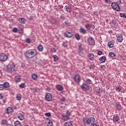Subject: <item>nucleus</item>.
<instances>
[{"label":"nucleus","mask_w":126,"mask_h":126,"mask_svg":"<svg viewBox=\"0 0 126 126\" xmlns=\"http://www.w3.org/2000/svg\"><path fill=\"white\" fill-rule=\"evenodd\" d=\"M26 41L27 43H28V44H30V43H31V40L29 38H26Z\"/></svg>","instance_id":"46"},{"label":"nucleus","mask_w":126,"mask_h":126,"mask_svg":"<svg viewBox=\"0 0 126 126\" xmlns=\"http://www.w3.org/2000/svg\"><path fill=\"white\" fill-rule=\"evenodd\" d=\"M103 54V52H102V51H98L97 52V55H98V56H101V55H102Z\"/></svg>","instance_id":"50"},{"label":"nucleus","mask_w":126,"mask_h":126,"mask_svg":"<svg viewBox=\"0 0 126 126\" xmlns=\"http://www.w3.org/2000/svg\"><path fill=\"white\" fill-rule=\"evenodd\" d=\"M53 57L54 58V62H58V61H59V57H58V56H57V55H53Z\"/></svg>","instance_id":"30"},{"label":"nucleus","mask_w":126,"mask_h":126,"mask_svg":"<svg viewBox=\"0 0 126 126\" xmlns=\"http://www.w3.org/2000/svg\"><path fill=\"white\" fill-rule=\"evenodd\" d=\"M68 117H67V116H64V117H63V120H64V121H68Z\"/></svg>","instance_id":"48"},{"label":"nucleus","mask_w":126,"mask_h":126,"mask_svg":"<svg viewBox=\"0 0 126 126\" xmlns=\"http://www.w3.org/2000/svg\"><path fill=\"white\" fill-rule=\"evenodd\" d=\"M17 117L18 119H19V120L20 121H23V120H24V115L23 114L20 113L18 114Z\"/></svg>","instance_id":"15"},{"label":"nucleus","mask_w":126,"mask_h":126,"mask_svg":"<svg viewBox=\"0 0 126 126\" xmlns=\"http://www.w3.org/2000/svg\"><path fill=\"white\" fill-rule=\"evenodd\" d=\"M74 81L76 82V83H80V81H81V78L79 75H76L74 76Z\"/></svg>","instance_id":"7"},{"label":"nucleus","mask_w":126,"mask_h":126,"mask_svg":"<svg viewBox=\"0 0 126 126\" xmlns=\"http://www.w3.org/2000/svg\"><path fill=\"white\" fill-rule=\"evenodd\" d=\"M2 85L4 87V89L5 88H8V87H9V83L7 82H4Z\"/></svg>","instance_id":"19"},{"label":"nucleus","mask_w":126,"mask_h":126,"mask_svg":"<svg viewBox=\"0 0 126 126\" xmlns=\"http://www.w3.org/2000/svg\"><path fill=\"white\" fill-rule=\"evenodd\" d=\"M63 47H64L65 48H66L67 47V41H64L63 43Z\"/></svg>","instance_id":"38"},{"label":"nucleus","mask_w":126,"mask_h":126,"mask_svg":"<svg viewBox=\"0 0 126 126\" xmlns=\"http://www.w3.org/2000/svg\"><path fill=\"white\" fill-rule=\"evenodd\" d=\"M53 122L49 121L47 124V126H53Z\"/></svg>","instance_id":"42"},{"label":"nucleus","mask_w":126,"mask_h":126,"mask_svg":"<svg viewBox=\"0 0 126 126\" xmlns=\"http://www.w3.org/2000/svg\"><path fill=\"white\" fill-rule=\"evenodd\" d=\"M60 101H62V102H64L65 101V98L62 97L60 99Z\"/></svg>","instance_id":"52"},{"label":"nucleus","mask_w":126,"mask_h":126,"mask_svg":"<svg viewBox=\"0 0 126 126\" xmlns=\"http://www.w3.org/2000/svg\"><path fill=\"white\" fill-rule=\"evenodd\" d=\"M32 79H33L34 80H36L37 78H38V75H37L36 74L33 73L32 74Z\"/></svg>","instance_id":"24"},{"label":"nucleus","mask_w":126,"mask_h":126,"mask_svg":"<svg viewBox=\"0 0 126 126\" xmlns=\"http://www.w3.org/2000/svg\"><path fill=\"white\" fill-rule=\"evenodd\" d=\"M64 36L67 38H71L72 37V34L70 32H66L64 33Z\"/></svg>","instance_id":"13"},{"label":"nucleus","mask_w":126,"mask_h":126,"mask_svg":"<svg viewBox=\"0 0 126 126\" xmlns=\"http://www.w3.org/2000/svg\"><path fill=\"white\" fill-rule=\"evenodd\" d=\"M120 16L121 17H122L123 18H125L126 19V15L125 13H120Z\"/></svg>","instance_id":"29"},{"label":"nucleus","mask_w":126,"mask_h":126,"mask_svg":"<svg viewBox=\"0 0 126 126\" xmlns=\"http://www.w3.org/2000/svg\"><path fill=\"white\" fill-rule=\"evenodd\" d=\"M13 112V109L11 107H8L7 109H6V114H7V115H9V114H11V113H12Z\"/></svg>","instance_id":"14"},{"label":"nucleus","mask_w":126,"mask_h":126,"mask_svg":"<svg viewBox=\"0 0 126 126\" xmlns=\"http://www.w3.org/2000/svg\"><path fill=\"white\" fill-rule=\"evenodd\" d=\"M14 124L15 126H21V123L18 121H15Z\"/></svg>","instance_id":"26"},{"label":"nucleus","mask_w":126,"mask_h":126,"mask_svg":"<svg viewBox=\"0 0 126 126\" xmlns=\"http://www.w3.org/2000/svg\"><path fill=\"white\" fill-rule=\"evenodd\" d=\"M108 47H109V48H113L114 47V42L112 41H109L108 42Z\"/></svg>","instance_id":"23"},{"label":"nucleus","mask_w":126,"mask_h":126,"mask_svg":"<svg viewBox=\"0 0 126 126\" xmlns=\"http://www.w3.org/2000/svg\"><path fill=\"white\" fill-rule=\"evenodd\" d=\"M15 80L16 82H20L21 79L19 76H16L15 77Z\"/></svg>","instance_id":"22"},{"label":"nucleus","mask_w":126,"mask_h":126,"mask_svg":"<svg viewBox=\"0 0 126 126\" xmlns=\"http://www.w3.org/2000/svg\"><path fill=\"white\" fill-rule=\"evenodd\" d=\"M75 37L77 40H80V36H79V34L78 33H76L75 34Z\"/></svg>","instance_id":"35"},{"label":"nucleus","mask_w":126,"mask_h":126,"mask_svg":"<svg viewBox=\"0 0 126 126\" xmlns=\"http://www.w3.org/2000/svg\"><path fill=\"white\" fill-rule=\"evenodd\" d=\"M96 92L98 94H102V90H101V89H97Z\"/></svg>","instance_id":"40"},{"label":"nucleus","mask_w":126,"mask_h":126,"mask_svg":"<svg viewBox=\"0 0 126 126\" xmlns=\"http://www.w3.org/2000/svg\"><path fill=\"white\" fill-rule=\"evenodd\" d=\"M18 21H19V22L20 23H22V24H25V22L26 21V20L25 19V18H20L19 19H18Z\"/></svg>","instance_id":"18"},{"label":"nucleus","mask_w":126,"mask_h":126,"mask_svg":"<svg viewBox=\"0 0 126 126\" xmlns=\"http://www.w3.org/2000/svg\"><path fill=\"white\" fill-rule=\"evenodd\" d=\"M112 8L114 9V10H116L117 11H120L121 8L119 4L117 3L116 2H113L111 3Z\"/></svg>","instance_id":"3"},{"label":"nucleus","mask_w":126,"mask_h":126,"mask_svg":"<svg viewBox=\"0 0 126 126\" xmlns=\"http://www.w3.org/2000/svg\"><path fill=\"white\" fill-rule=\"evenodd\" d=\"M0 90H4V88L3 87V85L2 84H0Z\"/></svg>","instance_id":"44"},{"label":"nucleus","mask_w":126,"mask_h":126,"mask_svg":"<svg viewBox=\"0 0 126 126\" xmlns=\"http://www.w3.org/2000/svg\"><path fill=\"white\" fill-rule=\"evenodd\" d=\"M118 3H122V1L121 0H119Z\"/></svg>","instance_id":"62"},{"label":"nucleus","mask_w":126,"mask_h":126,"mask_svg":"<svg viewBox=\"0 0 126 126\" xmlns=\"http://www.w3.org/2000/svg\"><path fill=\"white\" fill-rule=\"evenodd\" d=\"M81 88L83 91H88L89 90V86L87 84L83 83L81 86Z\"/></svg>","instance_id":"8"},{"label":"nucleus","mask_w":126,"mask_h":126,"mask_svg":"<svg viewBox=\"0 0 126 126\" xmlns=\"http://www.w3.org/2000/svg\"><path fill=\"white\" fill-rule=\"evenodd\" d=\"M106 60H107V58H106V57L105 56H102L99 58V61L101 62L102 63H105V61H106Z\"/></svg>","instance_id":"20"},{"label":"nucleus","mask_w":126,"mask_h":126,"mask_svg":"<svg viewBox=\"0 0 126 126\" xmlns=\"http://www.w3.org/2000/svg\"><path fill=\"white\" fill-rule=\"evenodd\" d=\"M37 49L39 52H42L43 51V46L42 45H39L37 47Z\"/></svg>","instance_id":"32"},{"label":"nucleus","mask_w":126,"mask_h":126,"mask_svg":"<svg viewBox=\"0 0 126 126\" xmlns=\"http://www.w3.org/2000/svg\"><path fill=\"white\" fill-rule=\"evenodd\" d=\"M78 51L79 53H83V48L82 47V44L79 43L78 45Z\"/></svg>","instance_id":"16"},{"label":"nucleus","mask_w":126,"mask_h":126,"mask_svg":"<svg viewBox=\"0 0 126 126\" xmlns=\"http://www.w3.org/2000/svg\"><path fill=\"white\" fill-rule=\"evenodd\" d=\"M45 99L47 102L52 101V94L49 93H46L45 95Z\"/></svg>","instance_id":"6"},{"label":"nucleus","mask_w":126,"mask_h":126,"mask_svg":"<svg viewBox=\"0 0 126 126\" xmlns=\"http://www.w3.org/2000/svg\"><path fill=\"white\" fill-rule=\"evenodd\" d=\"M116 108L118 111H121V110H122V106L121 105V104H116Z\"/></svg>","instance_id":"28"},{"label":"nucleus","mask_w":126,"mask_h":126,"mask_svg":"<svg viewBox=\"0 0 126 126\" xmlns=\"http://www.w3.org/2000/svg\"><path fill=\"white\" fill-rule=\"evenodd\" d=\"M117 38V41L119 42V43H122L123 42V40H124V38L123 37V35L121 34H117L116 35Z\"/></svg>","instance_id":"11"},{"label":"nucleus","mask_w":126,"mask_h":126,"mask_svg":"<svg viewBox=\"0 0 126 126\" xmlns=\"http://www.w3.org/2000/svg\"><path fill=\"white\" fill-rule=\"evenodd\" d=\"M7 60V56L4 53L0 54V61L1 62H5Z\"/></svg>","instance_id":"5"},{"label":"nucleus","mask_w":126,"mask_h":126,"mask_svg":"<svg viewBox=\"0 0 126 126\" xmlns=\"http://www.w3.org/2000/svg\"><path fill=\"white\" fill-rule=\"evenodd\" d=\"M64 23L65 25H68V23L67 22V21H65Z\"/></svg>","instance_id":"61"},{"label":"nucleus","mask_w":126,"mask_h":126,"mask_svg":"<svg viewBox=\"0 0 126 126\" xmlns=\"http://www.w3.org/2000/svg\"><path fill=\"white\" fill-rule=\"evenodd\" d=\"M85 27L88 30H90L91 29V27H90V24H87L85 26Z\"/></svg>","instance_id":"33"},{"label":"nucleus","mask_w":126,"mask_h":126,"mask_svg":"<svg viewBox=\"0 0 126 126\" xmlns=\"http://www.w3.org/2000/svg\"><path fill=\"white\" fill-rule=\"evenodd\" d=\"M56 89L57 90H59V91H63V87L60 85H56Z\"/></svg>","instance_id":"17"},{"label":"nucleus","mask_w":126,"mask_h":126,"mask_svg":"<svg viewBox=\"0 0 126 126\" xmlns=\"http://www.w3.org/2000/svg\"><path fill=\"white\" fill-rule=\"evenodd\" d=\"M60 18H61V19H62L63 20H64V19H65V17L63 15H62L61 16Z\"/></svg>","instance_id":"53"},{"label":"nucleus","mask_w":126,"mask_h":126,"mask_svg":"<svg viewBox=\"0 0 126 126\" xmlns=\"http://www.w3.org/2000/svg\"><path fill=\"white\" fill-rule=\"evenodd\" d=\"M51 52L54 53H56V49L54 48H53L51 49Z\"/></svg>","instance_id":"51"},{"label":"nucleus","mask_w":126,"mask_h":126,"mask_svg":"<svg viewBox=\"0 0 126 126\" xmlns=\"http://www.w3.org/2000/svg\"><path fill=\"white\" fill-rule=\"evenodd\" d=\"M3 98V96L2 95V94H0V99H2V98Z\"/></svg>","instance_id":"58"},{"label":"nucleus","mask_w":126,"mask_h":126,"mask_svg":"<svg viewBox=\"0 0 126 126\" xmlns=\"http://www.w3.org/2000/svg\"><path fill=\"white\" fill-rule=\"evenodd\" d=\"M16 98L17 100H18L19 101L21 100V94H17L16 96Z\"/></svg>","instance_id":"37"},{"label":"nucleus","mask_w":126,"mask_h":126,"mask_svg":"<svg viewBox=\"0 0 126 126\" xmlns=\"http://www.w3.org/2000/svg\"><path fill=\"white\" fill-rule=\"evenodd\" d=\"M62 8H63V6H62Z\"/></svg>","instance_id":"63"},{"label":"nucleus","mask_w":126,"mask_h":126,"mask_svg":"<svg viewBox=\"0 0 126 126\" xmlns=\"http://www.w3.org/2000/svg\"><path fill=\"white\" fill-rule=\"evenodd\" d=\"M90 27H91V28H92V29H94V28H95V26L90 24Z\"/></svg>","instance_id":"57"},{"label":"nucleus","mask_w":126,"mask_h":126,"mask_svg":"<svg viewBox=\"0 0 126 126\" xmlns=\"http://www.w3.org/2000/svg\"><path fill=\"white\" fill-rule=\"evenodd\" d=\"M107 4H111V0H104Z\"/></svg>","instance_id":"47"},{"label":"nucleus","mask_w":126,"mask_h":126,"mask_svg":"<svg viewBox=\"0 0 126 126\" xmlns=\"http://www.w3.org/2000/svg\"><path fill=\"white\" fill-rule=\"evenodd\" d=\"M52 23H53V24H55V23H56V20H55V19H53L52 21Z\"/></svg>","instance_id":"59"},{"label":"nucleus","mask_w":126,"mask_h":126,"mask_svg":"<svg viewBox=\"0 0 126 126\" xmlns=\"http://www.w3.org/2000/svg\"><path fill=\"white\" fill-rule=\"evenodd\" d=\"M112 23L113 25H115L116 23H117V22L115 20H112Z\"/></svg>","instance_id":"56"},{"label":"nucleus","mask_w":126,"mask_h":126,"mask_svg":"<svg viewBox=\"0 0 126 126\" xmlns=\"http://www.w3.org/2000/svg\"><path fill=\"white\" fill-rule=\"evenodd\" d=\"M88 44L91 46H92L95 44V40H94L93 38L90 37L88 39Z\"/></svg>","instance_id":"9"},{"label":"nucleus","mask_w":126,"mask_h":126,"mask_svg":"<svg viewBox=\"0 0 126 126\" xmlns=\"http://www.w3.org/2000/svg\"><path fill=\"white\" fill-rule=\"evenodd\" d=\"M64 126H72V124L70 122H65L64 124Z\"/></svg>","instance_id":"25"},{"label":"nucleus","mask_w":126,"mask_h":126,"mask_svg":"<svg viewBox=\"0 0 126 126\" xmlns=\"http://www.w3.org/2000/svg\"><path fill=\"white\" fill-rule=\"evenodd\" d=\"M30 18H31V19H32L31 17Z\"/></svg>","instance_id":"64"},{"label":"nucleus","mask_w":126,"mask_h":126,"mask_svg":"<svg viewBox=\"0 0 126 126\" xmlns=\"http://www.w3.org/2000/svg\"><path fill=\"white\" fill-rule=\"evenodd\" d=\"M113 120L114 123H118V122L120 121V117L118 115L113 116Z\"/></svg>","instance_id":"10"},{"label":"nucleus","mask_w":126,"mask_h":126,"mask_svg":"<svg viewBox=\"0 0 126 126\" xmlns=\"http://www.w3.org/2000/svg\"><path fill=\"white\" fill-rule=\"evenodd\" d=\"M80 32L82 33V34H86V31H85L83 28H81L80 29Z\"/></svg>","instance_id":"31"},{"label":"nucleus","mask_w":126,"mask_h":126,"mask_svg":"<svg viewBox=\"0 0 126 126\" xmlns=\"http://www.w3.org/2000/svg\"><path fill=\"white\" fill-rule=\"evenodd\" d=\"M7 121L5 120H2L1 121V125H7Z\"/></svg>","instance_id":"36"},{"label":"nucleus","mask_w":126,"mask_h":126,"mask_svg":"<svg viewBox=\"0 0 126 126\" xmlns=\"http://www.w3.org/2000/svg\"><path fill=\"white\" fill-rule=\"evenodd\" d=\"M17 31H18V30L17 29V28H14L13 29V32H14L15 33H16V32H17Z\"/></svg>","instance_id":"49"},{"label":"nucleus","mask_w":126,"mask_h":126,"mask_svg":"<svg viewBox=\"0 0 126 126\" xmlns=\"http://www.w3.org/2000/svg\"><path fill=\"white\" fill-rule=\"evenodd\" d=\"M15 65L12 63H9L7 66V70L9 71V72L14 71V70H15Z\"/></svg>","instance_id":"4"},{"label":"nucleus","mask_w":126,"mask_h":126,"mask_svg":"<svg viewBox=\"0 0 126 126\" xmlns=\"http://www.w3.org/2000/svg\"><path fill=\"white\" fill-rule=\"evenodd\" d=\"M86 83H87V84H92V81L90 79H87L86 80Z\"/></svg>","instance_id":"27"},{"label":"nucleus","mask_w":126,"mask_h":126,"mask_svg":"<svg viewBox=\"0 0 126 126\" xmlns=\"http://www.w3.org/2000/svg\"><path fill=\"white\" fill-rule=\"evenodd\" d=\"M44 115L46 117H51L52 115L51 114V113H46L44 114Z\"/></svg>","instance_id":"43"},{"label":"nucleus","mask_w":126,"mask_h":126,"mask_svg":"<svg viewBox=\"0 0 126 126\" xmlns=\"http://www.w3.org/2000/svg\"><path fill=\"white\" fill-rule=\"evenodd\" d=\"M108 32L110 33V34H112V33H113V31H112V30H109V31H108Z\"/></svg>","instance_id":"60"},{"label":"nucleus","mask_w":126,"mask_h":126,"mask_svg":"<svg viewBox=\"0 0 126 126\" xmlns=\"http://www.w3.org/2000/svg\"><path fill=\"white\" fill-rule=\"evenodd\" d=\"M88 57L90 58L91 61H93L94 60V54L93 53H89Z\"/></svg>","instance_id":"21"},{"label":"nucleus","mask_w":126,"mask_h":126,"mask_svg":"<svg viewBox=\"0 0 126 126\" xmlns=\"http://www.w3.org/2000/svg\"><path fill=\"white\" fill-rule=\"evenodd\" d=\"M37 51L36 50L33 49H29L26 51L25 53V56L27 59H33V58H35V60H38V57L36 56Z\"/></svg>","instance_id":"1"},{"label":"nucleus","mask_w":126,"mask_h":126,"mask_svg":"<svg viewBox=\"0 0 126 126\" xmlns=\"http://www.w3.org/2000/svg\"><path fill=\"white\" fill-rule=\"evenodd\" d=\"M121 90H122V89L121 88V86H118V87H116V91L117 92H120V91H121Z\"/></svg>","instance_id":"39"},{"label":"nucleus","mask_w":126,"mask_h":126,"mask_svg":"<svg viewBox=\"0 0 126 126\" xmlns=\"http://www.w3.org/2000/svg\"><path fill=\"white\" fill-rule=\"evenodd\" d=\"M109 56L111 57V58H114V57H116V54L114 52H110L109 53Z\"/></svg>","instance_id":"34"},{"label":"nucleus","mask_w":126,"mask_h":126,"mask_svg":"<svg viewBox=\"0 0 126 126\" xmlns=\"http://www.w3.org/2000/svg\"><path fill=\"white\" fill-rule=\"evenodd\" d=\"M64 10L67 12H71V7L69 6V5H66L64 7Z\"/></svg>","instance_id":"12"},{"label":"nucleus","mask_w":126,"mask_h":126,"mask_svg":"<svg viewBox=\"0 0 126 126\" xmlns=\"http://www.w3.org/2000/svg\"><path fill=\"white\" fill-rule=\"evenodd\" d=\"M91 126H97V124L94 122V123H92L91 124Z\"/></svg>","instance_id":"54"},{"label":"nucleus","mask_w":126,"mask_h":126,"mask_svg":"<svg viewBox=\"0 0 126 126\" xmlns=\"http://www.w3.org/2000/svg\"><path fill=\"white\" fill-rule=\"evenodd\" d=\"M101 69H105L106 68V67L105 66V65H103L102 66H101V67H100Z\"/></svg>","instance_id":"55"},{"label":"nucleus","mask_w":126,"mask_h":126,"mask_svg":"<svg viewBox=\"0 0 126 126\" xmlns=\"http://www.w3.org/2000/svg\"><path fill=\"white\" fill-rule=\"evenodd\" d=\"M19 87L20 88H24V87H25V83H21L20 85H19Z\"/></svg>","instance_id":"41"},{"label":"nucleus","mask_w":126,"mask_h":126,"mask_svg":"<svg viewBox=\"0 0 126 126\" xmlns=\"http://www.w3.org/2000/svg\"><path fill=\"white\" fill-rule=\"evenodd\" d=\"M66 116L67 117H70V116H71V113L69 112V111H66Z\"/></svg>","instance_id":"45"},{"label":"nucleus","mask_w":126,"mask_h":126,"mask_svg":"<svg viewBox=\"0 0 126 126\" xmlns=\"http://www.w3.org/2000/svg\"><path fill=\"white\" fill-rule=\"evenodd\" d=\"M83 123L84 125H87L90 126L94 123H95V118L90 117L89 118H84L83 119Z\"/></svg>","instance_id":"2"}]
</instances>
